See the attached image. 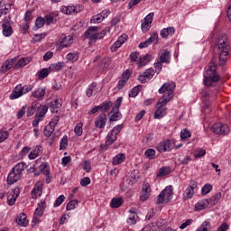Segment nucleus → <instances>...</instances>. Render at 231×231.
<instances>
[{"mask_svg":"<svg viewBox=\"0 0 231 231\" xmlns=\"http://www.w3.org/2000/svg\"><path fill=\"white\" fill-rule=\"evenodd\" d=\"M174 89H176V83H164L158 90L160 95H163L156 104L157 110L154 112V118L160 120L167 115V108L165 106L171 102V99L174 97Z\"/></svg>","mask_w":231,"mask_h":231,"instance_id":"obj_1","label":"nucleus"},{"mask_svg":"<svg viewBox=\"0 0 231 231\" xmlns=\"http://www.w3.org/2000/svg\"><path fill=\"white\" fill-rule=\"evenodd\" d=\"M217 51L219 55V65L223 66L228 60V54L230 52V45L228 44V40L226 36H218L217 39V44L215 46V51Z\"/></svg>","mask_w":231,"mask_h":231,"instance_id":"obj_2","label":"nucleus"},{"mask_svg":"<svg viewBox=\"0 0 231 231\" xmlns=\"http://www.w3.org/2000/svg\"><path fill=\"white\" fill-rule=\"evenodd\" d=\"M111 32V27L105 28L101 32H98V27L97 26H90L85 32V39H88L89 46L95 44L98 39H104L106 37V33H109Z\"/></svg>","mask_w":231,"mask_h":231,"instance_id":"obj_3","label":"nucleus"},{"mask_svg":"<svg viewBox=\"0 0 231 231\" xmlns=\"http://www.w3.org/2000/svg\"><path fill=\"white\" fill-rule=\"evenodd\" d=\"M217 64L216 62L211 61L208 67L206 68V71L204 72V85L210 87L214 82H219L220 76L217 72Z\"/></svg>","mask_w":231,"mask_h":231,"instance_id":"obj_4","label":"nucleus"},{"mask_svg":"<svg viewBox=\"0 0 231 231\" xmlns=\"http://www.w3.org/2000/svg\"><path fill=\"white\" fill-rule=\"evenodd\" d=\"M32 89H33V86L32 85H25L23 87L22 85H18L14 88V89L11 93L10 99L15 100L16 98L23 97V95H26V93H30Z\"/></svg>","mask_w":231,"mask_h":231,"instance_id":"obj_5","label":"nucleus"},{"mask_svg":"<svg viewBox=\"0 0 231 231\" xmlns=\"http://www.w3.org/2000/svg\"><path fill=\"white\" fill-rule=\"evenodd\" d=\"M174 195V191L172 190V186H167L159 195L157 199V205H162L167 201H171L172 199V196Z\"/></svg>","mask_w":231,"mask_h":231,"instance_id":"obj_6","label":"nucleus"},{"mask_svg":"<svg viewBox=\"0 0 231 231\" xmlns=\"http://www.w3.org/2000/svg\"><path fill=\"white\" fill-rule=\"evenodd\" d=\"M60 39L61 41L56 45V48L59 51L64 50V48H69V46L73 44V36L71 35L66 36L61 34Z\"/></svg>","mask_w":231,"mask_h":231,"instance_id":"obj_7","label":"nucleus"},{"mask_svg":"<svg viewBox=\"0 0 231 231\" xmlns=\"http://www.w3.org/2000/svg\"><path fill=\"white\" fill-rule=\"evenodd\" d=\"M155 73L156 70L154 69H147L144 72L140 73L138 80L141 84H146V82H149L154 77Z\"/></svg>","mask_w":231,"mask_h":231,"instance_id":"obj_8","label":"nucleus"},{"mask_svg":"<svg viewBox=\"0 0 231 231\" xmlns=\"http://www.w3.org/2000/svg\"><path fill=\"white\" fill-rule=\"evenodd\" d=\"M211 131H213L215 134H228L230 133V128H228V125H226L215 123L212 125Z\"/></svg>","mask_w":231,"mask_h":231,"instance_id":"obj_9","label":"nucleus"},{"mask_svg":"<svg viewBox=\"0 0 231 231\" xmlns=\"http://www.w3.org/2000/svg\"><path fill=\"white\" fill-rule=\"evenodd\" d=\"M152 19H154V13H150L145 18L142 20L141 28L142 32L146 33L151 30V24H152Z\"/></svg>","mask_w":231,"mask_h":231,"instance_id":"obj_10","label":"nucleus"},{"mask_svg":"<svg viewBox=\"0 0 231 231\" xmlns=\"http://www.w3.org/2000/svg\"><path fill=\"white\" fill-rule=\"evenodd\" d=\"M61 14H65V15H75V14H79V12H82V6H61L60 7Z\"/></svg>","mask_w":231,"mask_h":231,"instance_id":"obj_11","label":"nucleus"},{"mask_svg":"<svg viewBox=\"0 0 231 231\" xmlns=\"http://www.w3.org/2000/svg\"><path fill=\"white\" fill-rule=\"evenodd\" d=\"M46 203L45 202H42L40 207L36 208V210L34 211V215L32 217V223L33 225H39V223H41V217L44 214V207H45Z\"/></svg>","mask_w":231,"mask_h":231,"instance_id":"obj_12","label":"nucleus"},{"mask_svg":"<svg viewBox=\"0 0 231 231\" xmlns=\"http://www.w3.org/2000/svg\"><path fill=\"white\" fill-rule=\"evenodd\" d=\"M196 189H198V181L191 180L185 190L184 199H191L192 196H194V190H196Z\"/></svg>","mask_w":231,"mask_h":231,"instance_id":"obj_13","label":"nucleus"},{"mask_svg":"<svg viewBox=\"0 0 231 231\" xmlns=\"http://www.w3.org/2000/svg\"><path fill=\"white\" fill-rule=\"evenodd\" d=\"M171 149H174V141L172 140L164 141L157 146V151L159 152H165L167 151H171Z\"/></svg>","mask_w":231,"mask_h":231,"instance_id":"obj_14","label":"nucleus"},{"mask_svg":"<svg viewBox=\"0 0 231 231\" xmlns=\"http://www.w3.org/2000/svg\"><path fill=\"white\" fill-rule=\"evenodd\" d=\"M106 124H107V116L105 113L100 114L95 120V127H97V129H104Z\"/></svg>","mask_w":231,"mask_h":231,"instance_id":"obj_15","label":"nucleus"},{"mask_svg":"<svg viewBox=\"0 0 231 231\" xmlns=\"http://www.w3.org/2000/svg\"><path fill=\"white\" fill-rule=\"evenodd\" d=\"M19 180H21V175L13 168L7 176V183L9 185H14V183H16Z\"/></svg>","mask_w":231,"mask_h":231,"instance_id":"obj_16","label":"nucleus"},{"mask_svg":"<svg viewBox=\"0 0 231 231\" xmlns=\"http://www.w3.org/2000/svg\"><path fill=\"white\" fill-rule=\"evenodd\" d=\"M49 107L51 113H59V109L62 107V99H59V97H56L53 101L50 103Z\"/></svg>","mask_w":231,"mask_h":231,"instance_id":"obj_17","label":"nucleus"},{"mask_svg":"<svg viewBox=\"0 0 231 231\" xmlns=\"http://www.w3.org/2000/svg\"><path fill=\"white\" fill-rule=\"evenodd\" d=\"M149 194H151V184L145 183L143 185V190L141 191V201H147L149 199Z\"/></svg>","mask_w":231,"mask_h":231,"instance_id":"obj_18","label":"nucleus"},{"mask_svg":"<svg viewBox=\"0 0 231 231\" xmlns=\"http://www.w3.org/2000/svg\"><path fill=\"white\" fill-rule=\"evenodd\" d=\"M127 34H122L121 36H119L117 41L111 46V51H116V50H118V48H120L122 44H124L125 41H127Z\"/></svg>","mask_w":231,"mask_h":231,"instance_id":"obj_19","label":"nucleus"},{"mask_svg":"<svg viewBox=\"0 0 231 231\" xmlns=\"http://www.w3.org/2000/svg\"><path fill=\"white\" fill-rule=\"evenodd\" d=\"M152 42H158V33L156 32H153L145 42H141L139 48H147V46H151Z\"/></svg>","mask_w":231,"mask_h":231,"instance_id":"obj_20","label":"nucleus"},{"mask_svg":"<svg viewBox=\"0 0 231 231\" xmlns=\"http://www.w3.org/2000/svg\"><path fill=\"white\" fill-rule=\"evenodd\" d=\"M131 78V72L129 70H125L122 74V79L118 81L117 88L118 89H123L124 86L127 84V80Z\"/></svg>","mask_w":231,"mask_h":231,"instance_id":"obj_21","label":"nucleus"},{"mask_svg":"<svg viewBox=\"0 0 231 231\" xmlns=\"http://www.w3.org/2000/svg\"><path fill=\"white\" fill-rule=\"evenodd\" d=\"M152 59V55L151 54H145L143 56H140L139 60L137 62L138 68H143V66H147V64L151 62Z\"/></svg>","mask_w":231,"mask_h":231,"instance_id":"obj_22","label":"nucleus"},{"mask_svg":"<svg viewBox=\"0 0 231 231\" xmlns=\"http://www.w3.org/2000/svg\"><path fill=\"white\" fill-rule=\"evenodd\" d=\"M209 202L208 199H200L197 202V204L195 205V209L199 212V210H205V208H207L208 207Z\"/></svg>","mask_w":231,"mask_h":231,"instance_id":"obj_23","label":"nucleus"},{"mask_svg":"<svg viewBox=\"0 0 231 231\" xmlns=\"http://www.w3.org/2000/svg\"><path fill=\"white\" fill-rule=\"evenodd\" d=\"M161 62H164L165 64H169L171 60V52L167 50H164L159 53Z\"/></svg>","mask_w":231,"mask_h":231,"instance_id":"obj_24","label":"nucleus"},{"mask_svg":"<svg viewBox=\"0 0 231 231\" xmlns=\"http://www.w3.org/2000/svg\"><path fill=\"white\" fill-rule=\"evenodd\" d=\"M116 136L117 134L111 130L106 135V145H113L116 142Z\"/></svg>","mask_w":231,"mask_h":231,"instance_id":"obj_25","label":"nucleus"},{"mask_svg":"<svg viewBox=\"0 0 231 231\" xmlns=\"http://www.w3.org/2000/svg\"><path fill=\"white\" fill-rule=\"evenodd\" d=\"M17 198H19V190L14 189L13 193L7 197L8 205H10V207H12V205H14Z\"/></svg>","mask_w":231,"mask_h":231,"instance_id":"obj_26","label":"nucleus"},{"mask_svg":"<svg viewBox=\"0 0 231 231\" xmlns=\"http://www.w3.org/2000/svg\"><path fill=\"white\" fill-rule=\"evenodd\" d=\"M42 195V186L41 184H36L32 191V198L37 199L39 196Z\"/></svg>","mask_w":231,"mask_h":231,"instance_id":"obj_27","label":"nucleus"},{"mask_svg":"<svg viewBox=\"0 0 231 231\" xmlns=\"http://www.w3.org/2000/svg\"><path fill=\"white\" fill-rule=\"evenodd\" d=\"M16 223L19 226H27L28 219H26V215L24 213H21L16 218Z\"/></svg>","mask_w":231,"mask_h":231,"instance_id":"obj_28","label":"nucleus"},{"mask_svg":"<svg viewBox=\"0 0 231 231\" xmlns=\"http://www.w3.org/2000/svg\"><path fill=\"white\" fill-rule=\"evenodd\" d=\"M174 32H176L174 27L164 28L161 31V37H162V39H167L169 35H174Z\"/></svg>","mask_w":231,"mask_h":231,"instance_id":"obj_29","label":"nucleus"},{"mask_svg":"<svg viewBox=\"0 0 231 231\" xmlns=\"http://www.w3.org/2000/svg\"><path fill=\"white\" fill-rule=\"evenodd\" d=\"M110 115V122H116V120L122 118V114H120V110H115V108H112Z\"/></svg>","mask_w":231,"mask_h":231,"instance_id":"obj_30","label":"nucleus"},{"mask_svg":"<svg viewBox=\"0 0 231 231\" xmlns=\"http://www.w3.org/2000/svg\"><path fill=\"white\" fill-rule=\"evenodd\" d=\"M44 95H46V89L44 88H36L32 93V97H33L34 98H44Z\"/></svg>","mask_w":231,"mask_h":231,"instance_id":"obj_31","label":"nucleus"},{"mask_svg":"<svg viewBox=\"0 0 231 231\" xmlns=\"http://www.w3.org/2000/svg\"><path fill=\"white\" fill-rule=\"evenodd\" d=\"M124 200L121 198H114L110 202L111 208H120Z\"/></svg>","mask_w":231,"mask_h":231,"instance_id":"obj_32","label":"nucleus"},{"mask_svg":"<svg viewBox=\"0 0 231 231\" xmlns=\"http://www.w3.org/2000/svg\"><path fill=\"white\" fill-rule=\"evenodd\" d=\"M99 110L103 113H107L111 107H113V103L111 101H105L102 103V105H99Z\"/></svg>","mask_w":231,"mask_h":231,"instance_id":"obj_33","label":"nucleus"},{"mask_svg":"<svg viewBox=\"0 0 231 231\" xmlns=\"http://www.w3.org/2000/svg\"><path fill=\"white\" fill-rule=\"evenodd\" d=\"M125 162V155L124 153H119L116 157L113 158V165H120V163H124Z\"/></svg>","mask_w":231,"mask_h":231,"instance_id":"obj_34","label":"nucleus"},{"mask_svg":"<svg viewBox=\"0 0 231 231\" xmlns=\"http://www.w3.org/2000/svg\"><path fill=\"white\" fill-rule=\"evenodd\" d=\"M2 27H3V34L5 35V37H10L12 33H14V30L12 29V26L6 23H3Z\"/></svg>","mask_w":231,"mask_h":231,"instance_id":"obj_35","label":"nucleus"},{"mask_svg":"<svg viewBox=\"0 0 231 231\" xmlns=\"http://www.w3.org/2000/svg\"><path fill=\"white\" fill-rule=\"evenodd\" d=\"M48 113V106H41L36 112V116L39 118H44V116Z\"/></svg>","mask_w":231,"mask_h":231,"instance_id":"obj_36","label":"nucleus"},{"mask_svg":"<svg viewBox=\"0 0 231 231\" xmlns=\"http://www.w3.org/2000/svg\"><path fill=\"white\" fill-rule=\"evenodd\" d=\"M219 199H221V192H218L213 195L210 199H208V202L209 203L210 207H213V205H216Z\"/></svg>","mask_w":231,"mask_h":231,"instance_id":"obj_37","label":"nucleus"},{"mask_svg":"<svg viewBox=\"0 0 231 231\" xmlns=\"http://www.w3.org/2000/svg\"><path fill=\"white\" fill-rule=\"evenodd\" d=\"M53 131H55V127L48 124L43 130V134L44 136H47V138H50V136H51V134H53Z\"/></svg>","mask_w":231,"mask_h":231,"instance_id":"obj_38","label":"nucleus"},{"mask_svg":"<svg viewBox=\"0 0 231 231\" xmlns=\"http://www.w3.org/2000/svg\"><path fill=\"white\" fill-rule=\"evenodd\" d=\"M62 68H64V62H58L49 66L50 71H51V69L52 71H60Z\"/></svg>","mask_w":231,"mask_h":231,"instance_id":"obj_39","label":"nucleus"},{"mask_svg":"<svg viewBox=\"0 0 231 231\" xmlns=\"http://www.w3.org/2000/svg\"><path fill=\"white\" fill-rule=\"evenodd\" d=\"M13 169L21 175L23 171L26 169V164L24 162H18Z\"/></svg>","mask_w":231,"mask_h":231,"instance_id":"obj_40","label":"nucleus"},{"mask_svg":"<svg viewBox=\"0 0 231 231\" xmlns=\"http://www.w3.org/2000/svg\"><path fill=\"white\" fill-rule=\"evenodd\" d=\"M12 64H10V60H5L4 63H3V65H2V67H1V69H0V72L1 73H6V71H9V69H12Z\"/></svg>","mask_w":231,"mask_h":231,"instance_id":"obj_41","label":"nucleus"},{"mask_svg":"<svg viewBox=\"0 0 231 231\" xmlns=\"http://www.w3.org/2000/svg\"><path fill=\"white\" fill-rule=\"evenodd\" d=\"M165 223H167L165 219L158 218L155 222H152V225L153 228L155 227V230L157 231L158 230L157 228H161V226H164Z\"/></svg>","mask_w":231,"mask_h":231,"instance_id":"obj_42","label":"nucleus"},{"mask_svg":"<svg viewBox=\"0 0 231 231\" xmlns=\"http://www.w3.org/2000/svg\"><path fill=\"white\" fill-rule=\"evenodd\" d=\"M40 171L45 176H49L50 175V166L48 165V162H43L42 164H41Z\"/></svg>","mask_w":231,"mask_h":231,"instance_id":"obj_43","label":"nucleus"},{"mask_svg":"<svg viewBox=\"0 0 231 231\" xmlns=\"http://www.w3.org/2000/svg\"><path fill=\"white\" fill-rule=\"evenodd\" d=\"M28 64V60L26 58H21L18 62L14 65V69H19V68H23Z\"/></svg>","mask_w":231,"mask_h":231,"instance_id":"obj_44","label":"nucleus"},{"mask_svg":"<svg viewBox=\"0 0 231 231\" xmlns=\"http://www.w3.org/2000/svg\"><path fill=\"white\" fill-rule=\"evenodd\" d=\"M66 59L71 62H77V60H79V52H70L67 54Z\"/></svg>","mask_w":231,"mask_h":231,"instance_id":"obj_45","label":"nucleus"},{"mask_svg":"<svg viewBox=\"0 0 231 231\" xmlns=\"http://www.w3.org/2000/svg\"><path fill=\"white\" fill-rule=\"evenodd\" d=\"M44 19L45 24H47L48 26H50V24H55V23H57V19H55V17H53V15L51 14L45 15Z\"/></svg>","mask_w":231,"mask_h":231,"instance_id":"obj_46","label":"nucleus"},{"mask_svg":"<svg viewBox=\"0 0 231 231\" xmlns=\"http://www.w3.org/2000/svg\"><path fill=\"white\" fill-rule=\"evenodd\" d=\"M144 155L148 160H154L156 156V151L154 149H148L145 151Z\"/></svg>","mask_w":231,"mask_h":231,"instance_id":"obj_47","label":"nucleus"},{"mask_svg":"<svg viewBox=\"0 0 231 231\" xmlns=\"http://www.w3.org/2000/svg\"><path fill=\"white\" fill-rule=\"evenodd\" d=\"M110 64L111 59H109V57H105L101 60L100 67L106 69V68H109Z\"/></svg>","mask_w":231,"mask_h":231,"instance_id":"obj_48","label":"nucleus"},{"mask_svg":"<svg viewBox=\"0 0 231 231\" xmlns=\"http://www.w3.org/2000/svg\"><path fill=\"white\" fill-rule=\"evenodd\" d=\"M104 21V17H102V14H97L94 16H92L90 23H102Z\"/></svg>","mask_w":231,"mask_h":231,"instance_id":"obj_49","label":"nucleus"},{"mask_svg":"<svg viewBox=\"0 0 231 231\" xmlns=\"http://www.w3.org/2000/svg\"><path fill=\"white\" fill-rule=\"evenodd\" d=\"M212 190V186L208 183L202 187L201 194L202 196H207V194H209V192Z\"/></svg>","mask_w":231,"mask_h":231,"instance_id":"obj_50","label":"nucleus"},{"mask_svg":"<svg viewBox=\"0 0 231 231\" xmlns=\"http://www.w3.org/2000/svg\"><path fill=\"white\" fill-rule=\"evenodd\" d=\"M68 147V136H63L60 143V151H64Z\"/></svg>","mask_w":231,"mask_h":231,"instance_id":"obj_51","label":"nucleus"},{"mask_svg":"<svg viewBox=\"0 0 231 231\" xmlns=\"http://www.w3.org/2000/svg\"><path fill=\"white\" fill-rule=\"evenodd\" d=\"M45 19L42 17H38L35 22L36 30H39V28H42L45 23Z\"/></svg>","mask_w":231,"mask_h":231,"instance_id":"obj_52","label":"nucleus"},{"mask_svg":"<svg viewBox=\"0 0 231 231\" xmlns=\"http://www.w3.org/2000/svg\"><path fill=\"white\" fill-rule=\"evenodd\" d=\"M97 88V83H92L88 86L87 88V97H93V91H95V88Z\"/></svg>","mask_w":231,"mask_h":231,"instance_id":"obj_53","label":"nucleus"},{"mask_svg":"<svg viewBox=\"0 0 231 231\" xmlns=\"http://www.w3.org/2000/svg\"><path fill=\"white\" fill-rule=\"evenodd\" d=\"M77 205H79V200H77V199L70 200L67 204L66 210H73V208H75V207H77Z\"/></svg>","mask_w":231,"mask_h":231,"instance_id":"obj_54","label":"nucleus"},{"mask_svg":"<svg viewBox=\"0 0 231 231\" xmlns=\"http://www.w3.org/2000/svg\"><path fill=\"white\" fill-rule=\"evenodd\" d=\"M42 39H46V32H42L40 34H35L32 38L33 42H41Z\"/></svg>","mask_w":231,"mask_h":231,"instance_id":"obj_55","label":"nucleus"},{"mask_svg":"<svg viewBox=\"0 0 231 231\" xmlns=\"http://www.w3.org/2000/svg\"><path fill=\"white\" fill-rule=\"evenodd\" d=\"M138 59H140V52L134 51L130 54L131 62H137V64H138V60H140Z\"/></svg>","mask_w":231,"mask_h":231,"instance_id":"obj_56","label":"nucleus"},{"mask_svg":"<svg viewBox=\"0 0 231 231\" xmlns=\"http://www.w3.org/2000/svg\"><path fill=\"white\" fill-rule=\"evenodd\" d=\"M142 89V86H136L134 87L129 93V97L132 98H134L138 95V91Z\"/></svg>","mask_w":231,"mask_h":231,"instance_id":"obj_57","label":"nucleus"},{"mask_svg":"<svg viewBox=\"0 0 231 231\" xmlns=\"http://www.w3.org/2000/svg\"><path fill=\"white\" fill-rule=\"evenodd\" d=\"M64 199H66V197H64V195H60L56 199L53 207L54 208L60 207L61 203H64Z\"/></svg>","mask_w":231,"mask_h":231,"instance_id":"obj_58","label":"nucleus"},{"mask_svg":"<svg viewBox=\"0 0 231 231\" xmlns=\"http://www.w3.org/2000/svg\"><path fill=\"white\" fill-rule=\"evenodd\" d=\"M50 73H51V70H50V68L49 69H42L39 73V77L41 79H46V77H48V75H50Z\"/></svg>","mask_w":231,"mask_h":231,"instance_id":"obj_59","label":"nucleus"},{"mask_svg":"<svg viewBox=\"0 0 231 231\" xmlns=\"http://www.w3.org/2000/svg\"><path fill=\"white\" fill-rule=\"evenodd\" d=\"M74 133L77 136H82V123L77 124V125L74 128Z\"/></svg>","mask_w":231,"mask_h":231,"instance_id":"obj_60","label":"nucleus"},{"mask_svg":"<svg viewBox=\"0 0 231 231\" xmlns=\"http://www.w3.org/2000/svg\"><path fill=\"white\" fill-rule=\"evenodd\" d=\"M181 140H187V138H190V132L189 130L184 129L180 132Z\"/></svg>","mask_w":231,"mask_h":231,"instance_id":"obj_61","label":"nucleus"},{"mask_svg":"<svg viewBox=\"0 0 231 231\" xmlns=\"http://www.w3.org/2000/svg\"><path fill=\"white\" fill-rule=\"evenodd\" d=\"M90 183H91V179H89L88 177H85L80 180L81 187H88V185H89Z\"/></svg>","mask_w":231,"mask_h":231,"instance_id":"obj_62","label":"nucleus"},{"mask_svg":"<svg viewBox=\"0 0 231 231\" xmlns=\"http://www.w3.org/2000/svg\"><path fill=\"white\" fill-rule=\"evenodd\" d=\"M167 174H169V168L162 167L160 169L158 176H167Z\"/></svg>","mask_w":231,"mask_h":231,"instance_id":"obj_63","label":"nucleus"},{"mask_svg":"<svg viewBox=\"0 0 231 231\" xmlns=\"http://www.w3.org/2000/svg\"><path fill=\"white\" fill-rule=\"evenodd\" d=\"M230 228V226H228L226 223H223L217 229V231H226Z\"/></svg>","mask_w":231,"mask_h":231,"instance_id":"obj_64","label":"nucleus"}]
</instances>
